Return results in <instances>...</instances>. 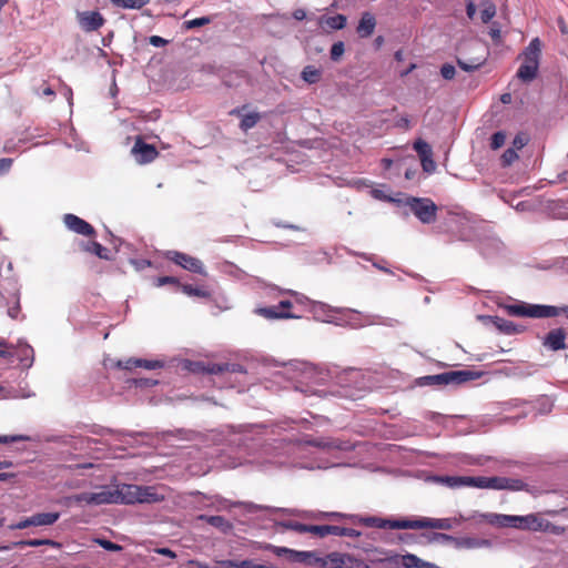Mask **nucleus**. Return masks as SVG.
Here are the masks:
<instances>
[{
	"label": "nucleus",
	"instance_id": "49530a36",
	"mask_svg": "<svg viewBox=\"0 0 568 568\" xmlns=\"http://www.w3.org/2000/svg\"><path fill=\"white\" fill-rule=\"evenodd\" d=\"M20 545L28 546V547H39V546H42V545H48V546H51V547H58L59 546V544L57 541L51 540V539H29V540L21 541Z\"/></svg>",
	"mask_w": 568,
	"mask_h": 568
},
{
	"label": "nucleus",
	"instance_id": "864d4df0",
	"mask_svg": "<svg viewBox=\"0 0 568 568\" xmlns=\"http://www.w3.org/2000/svg\"><path fill=\"white\" fill-rule=\"evenodd\" d=\"M351 516L352 515L333 511V513H318L316 515L315 514L312 515L311 517L314 519H320V518H335V519L348 518V519H351Z\"/></svg>",
	"mask_w": 568,
	"mask_h": 568
},
{
	"label": "nucleus",
	"instance_id": "b1692460",
	"mask_svg": "<svg viewBox=\"0 0 568 568\" xmlns=\"http://www.w3.org/2000/svg\"><path fill=\"white\" fill-rule=\"evenodd\" d=\"M561 314H564L562 307L539 304H531L530 306V317L532 318L556 317Z\"/></svg>",
	"mask_w": 568,
	"mask_h": 568
},
{
	"label": "nucleus",
	"instance_id": "2f4dec72",
	"mask_svg": "<svg viewBox=\"0 0 568 568\" xmlns=\"http://www.w3.org/2000/svg\"><path fill=\"white\" fill-rule=\"evenodd\" d=\"M489 524L496 527H514L515 528V515H501V514H491L489 517Z\"/></svg>",
	"mask_w": 568,
	"mask_h": 568
},
{
	"label": "nucleus",
	"instance_id": "f03ea898",
	"mask_svg": "<svg viewBox=\"0 0 568 568\" xmlns=\"http://www.w3.org/2000/svg\"><path fill=\"white\" fill-rule=\"evenodd\" d=\"M0 310H7L12 320H19L21 313L20 288L11 261L0 265Z\"/></svg>",
	"mask_w": 568,
	"mask_h": 568
},
{
	"label": "nucleus",
	"instance_id": "8fccbe9b",
	"mask_svg": "<svg viewBox=\"0 0 568 568\" xmlns=\"http://www.w3.org/2000/svg\"><path fill=\"white\" fill-rule=\"evenodd\" d=\"M166 284H172V285L176 286L178 288H180V285H181L179 278L174 277V276H160L154 282V285L158 287L166 285Z\"/></svg>",
	"mask_w": 568,
	"mask_h": 568
},
{
	"label": "nucleus",
	"instance_id": "a19ab883",
	"mask_svg": "<svg viewBox=\"0 0 568 568\" xmlns=\"http://www.w3.org/2000/svg\"><path fill=\"white\" fill-rule=\"evenodd\" d=\"M231 115H237L241 118L240 126L241 129L246 132L248 130V111L247 106L243 105L239 109H234L230 112Z\"/></svg>",
	"mask_w": 568,
	"mask_h": 568
},
{
	"label": "nucleus",
	"instance_id": "79ce46f5",
	"mask_svg": "<svg viewBox=\"0 0 568 568\" xmlns=\"http://www.w3.org/2000/svg\"><path fill=\"white\" fill-rule=\"evenodd\" d=\"M496 16V6L489 1L483 3L481 21L488 23Z\"/></svg>",
	"mask_w": 568,
	"mask_h": 568
},
{
	"label": "nucleus",
	"instance_id": "9d476101",
	"mask_svg": "<svg viewBox=\"0 0 568 568\" xmlns=\"http://www.w3.org/2000/svg\"><path fill=\"white\" fill-rule=\"evenodd\" d=\"M351 520L362 524L366 527H375L381 529H408L409 524V519H385L375 516L362 517L357 515L351 516Z\"/></svg>",
	"mask_w": 568,
	"mask_h": 568
},
{
	"label": "nucleus",
	"instance_id": "a878e982",
	"mask_svg": "<svg viewBox=\"0 0 568 568\" xmlns=\"http://www.w3.org/2000/svg\"><path fill=\"white\" fill-rule=\"evenodd\" d=\"M506 483V477H477V488L503 490Z\"/></svg>",
	"mask_w": 568,
	"mask_h": 568
},
{
	"label": "nucleus",
	"instance_id": "7ed1b4c3",
	"mask_svg": "<svg viewBox=\"0 0 568 568\" xmlns=\"http://www.w3.org/2000/svg\"><path fill=\"white\" fill-rule=\"evenodd\" d=\"M480 376L479 373L473 371H448L436 375H426L416 378L417 386H430L443 388L446 386H458L469 381H474Z\"/></svg>",
	"mask_w": 568,
	"mask_h": 568
},
{
	"label": "nucleus",
	"instance_id": "bb28decb",
	"mask_svg": "<svg viewBox=\"0 0 568 568\" xmlns=\"http://www.w3.org/2000/svg\"><path fill=\"white\" fill-rule=\"evenodd\" d=\"M515 528L539 530L541 528V523L534 514L516 516Z\"/></svg>",
	"mask_w": 568,
	"mask_h": 568
},
{
	"label": "nucleus",
	"instance_id": "6ab92c4d",
	"mask_svg": "<svg viewBox=\"0 0 568 568\" xmlns=\"http://www.w3.org/2000/svg\"><path fill=\"white\" fill-rule=\"evenodd\" d=\"M329 568H344L347 562L355 564L349 568H369L364 561L354 558L351 555L341 552H331L327 556Z\"/></svg>",
	"mask_w": 568,
	"mask_h": 568
},
{
	"label": "nucleus",
	"instance_id": "72a5a7b5",
	"mask_svg": "<svg viewBox=\"0 0 568 568\" xmlns=\"http://www.w3.org/2000/svg\"><path fill=\"white\" fill-rule=\"evenodd\" d=\"M321 70L314 65H306L301 73L302 79L310 84L317 83L321 80Z\"/></svg>",
	"mask_w": 568,
	"mask_h": 568
},
{
	"label": "nucleus",
	"instance_id": "39448f33",
	"mask_svg": "<svg viewBox=\"0 0 568 568\" xmlns=\"http://www.w3.org/2000/svg\"><path fill=\"white\" fill-rule=\"evenodd\" d=\"M540 54L541 41L539 38H534L523 52L524 62L517 71L518 79L530 82L537 77Z\"/></svg>",
	"mask_w": 568,
	"mask_h": 568
},
{
	"label": "nucleus",
	"instance_id": "5701e85b",
	"mask_svg": "<svg viewBox=\"0 0 568 568\" xmlns=\"http://www.w3.org/2000/svg\"><path fill=\"white\" fill-rule=\"evenodd\" d=\"M376 19L373 13L366 11L362 13L356 32L361 38H368L374 33Z\"/></svg>",
	"mask_w": 568,
	"mask_h": 568
},
{
	"label": "nucleus",
	"instance_id": "423d86ee",
	"mask_svg": "<svg viewBox=\"0 0 568 568\" xmlns=\"http://www.w3.org/2000/svg\"><path fill=\"white\" fill-rule=\"evenodd\" d=\"M405 204L423 224H432L436 221L438 207L433 200L410 196L406 199Z\"/></svg>",
	"mask_w": 568,
	"mask_h": 568
},
{
	"label": "nucleus",
	"instance_id": "338daca9",
	"mask_svg": "<svg viewBox=\"0 0 568 568\" xmlns=\"http://www.w3.org/2000/svg\"><path fill=\"white\" fill-rule=\"evenodd\" d=\"M276 306L280 311L290 312V310L294 306L293 298L291 297L288 300H282Z\"/></svg>",
	"mask_w": 568,
	"mask_h": 568
},
{
	"label": "nucleus",
	"instance_id": "69168bd1",
	"mask_svg": "<svg viewBox=\"0 0 568 568\" xmlns=\"http://www.w3.org/2000/svg\"><path fill=\"white\" fill-rule=\"evenodd\" d=\"M149 42L153 47H158V48L164 47L168 43V41L160 36H151L149 38Z\"/></svg>",
	"mask_w": 568,
	"mask_h": 568
},
{
	"label": "nucleus",
	"instance_id": "c9c22d12",
	"mask_svg": "<svg viewBox=\"0 0 568 568\" xmlns=\"http://www.w3.org/2000/svg\"><path fill=\"white\" fill-rule=\"evenodd\" d=\"M493 513H479L477 510L471 511L468 516H464L459 514V520L462 521H474L475 524L488 523L490 521V516Z\"/></svg>",
	"mask_w": 568,
	"mask_h": 568
},
{
	"label": "nucleus",
	"instance_id": "37998d69",
	"mask_svg": "<svg viewBox=\"0 0 568 568\" xmlns=\"http://www.w3.org/2000/svg\"><path fill=\"white\" fill-rule=\"evenodd\" d=\"M211 21H212L211 17L195 18L192 20L184 21L183 29L191 30V29L200 28V27L211 23Z\"/></svg>",
	"mask_w": 568,
	"mask_h": 568
},
{
	"label": "nucleus",
	"instance_id": "412c9836",
	"mask_svg": "<svg viewBox=\"0 0 568 568\" xmlns=\"http://www.w3.org/2000/svg\"><path fill=\"white\" fill-rule=\"evenodd\" d=\"M566 332L564 328L551 329L544 338V346L551 351H559L566 347Z\"/></svg>",
	"mask_w": 568,
	"mask_h": 568
},
{
	"label": "nucleus",
	"instance_id": "13d9d810",
	"mask_svg": "<svg viewBox=\"0 0 568 568\" xmlns=\"http://www.w3.org/2000/svg\"><path fill=\"white\" fill-rule=\"evenodd\" d=\"M433 540L439 541V542H449L455 547L456 544V537L443 534V532H436L433 536Z\"/></svg>",
	"mask_w": 568,
	"mask_h": 568
},
{
	"label": "nucleus",
	"instance_id": "4468645a",
	"mask_svg": "<svg viewBox=\"0 0 568 568\" xmlns=\"http://www.w3.org/2000/svg\"><path fill=\"white\" fill-rule=\"evenodd\" d=\"M63 223L70 231H72L77 234H80V235H83L87 237H94L97 234L94 227L90 223H88L87 221H84L83 219H81L74 214H71V213L64 214Z\"/></svg>",
	"mask_w": 568,
	"mask_h": 568
},
{
	"label": "nucleus",
	"instance_id": "aec40b11",
	"mask_svg": "<svg viewBox=\"0 0 568 568\" xmlns=\"http://www.w3.org/2000/svg\"><path fill=\"white\" fill-rule=\"evenodd\" d=\"M437 483L444 484L449 488H460V487H476L477 488V477L471 476H443L436 478Z\"/></svg>",
	"mask_w": 568,
	"mask_h": 568
},
{
	"label": "nucleus",
	"instance_id": "ddd939ff",
	"mask_svg": "<svg viewBox=\"0 0 568 568\" xmlns=\"http://www.w3.org/2000/svg\"><path fill=\"white\" fill-rule=\"evenodd\" d=\"M77 20L85 32L97 31L105 23L104 17L99 11L78 12Z\"/></svg>",
	"mask_w": 568,
	"mask_h": 568
},
{
	"label": "nucleus",
	"instance_id": "f3484780",
	"mask_svg": "<svg viewBox=\"0 0 568 568\" xmlns=\"http://www.w3.org/2000/svg\"><path fill=\"white\" fill-rule=\"evenodd\" d=\"M72 499L77 504H85V505H104L108 504V485L101 486L100 490L97 493L84 491L78 495H74Z\"/></svg>",
	"mask_w": 568,
	"mask_h": 568
},
{
	"label": "nucleus",
	"instance_id": "e2e57ef3",
	"mask_svg": "<svg viewBox=\"0 0 568 568\" xmlns=\"http://www.w3.org/2000/svg\"><path fill=\"white\" fill-rule=\"evenodd\" d=\"M12 159L2 158L0 159V175L8 173L12 166Z\"/></svg>",
	"mask_w": 568,
	"mask_h": 568
},
{
	"label": "nucleus",
	"instance_id": "4be33fe9",
	"mask_svg": "<svg viewBox=\"0 0 568 568\" xmlns=\"http://www.w3.org/2000/svg\"><path fill=\"white\" fill-rule=\"evenodd\" d=\"M257 315L266 320H286V318H298V315H295L291 312L280 311L276 305L267 306V307H257L254 311Z\"/></svg>",
	"mask_w": 568,
	"mask_h": 568
},
{
	"label": "nucleus",
	"instance_id": "052dcab7",
	"mask_svg": "<svg viewBox=\"0 0 568 568\" xmlns=\"http://www.w3.org/2000/svg\"><path fill=\"white\" fill-rule=\"evenodd\" d=\"M27 439H28V437H26L23 435H14V436L3 435V436H0V444L22 442V440H27Z\"/></svg>",
	"mask_w": 568,
	"mask_h": 568
},
{
	"label": "nucleus",
	"instance_id": "6e6d98bb",
	"mask_svg": "<svg viewBox=\"0 0 568 568\" xmlns=\"http://www.w3.org/2000/svg\"><path fill=\"white\" fill-rule=\"evenodd\" d=\"M518 158V154L513 149H507L503 155L501 161L504 165H510L516 159Z\"/></svg>",
	"mask_w": 568,
	"mask_h": 568
},
{
	"label": "nucleus",
	"instance_id": "ea45409f",
	"mask_svg": "<svg viewBox=\"0 0 568 568\" xmlns=\"http://www.w3.org/2000/svg\"><path fill=\"white\" fill-rule=\"evenodd\" d=\"M114 6L124 9H140L144 7L149 0H110Z\"/></svg>",
	"mask_w": 568,
	"mask_h": 568
},
{
	"label": "nucleus",
	"instance_id": "c03bdc74",
	"mask_svg": "<svg viewBox=\"0 0 568 568\" xmlns=\"http://www.w3.org/2000/svg\"><path fill=\"white\" fill-rule=\"evenodd\" d=\"M414 150L417 152L420 159L433 155L432 146L424 140H417L414 143Z\"/></svg>",
	"mask_w": 568,
	"mask_h": 568
},
{
	"label": "nucleus",
	"instance_id": "680f3d73",
	"mask_svg": "<svg viewBox=\"0 0 568 568\" xmlns=\"http://www.w3.org/2000/svg\"><path fill=\"white\" fill-rule=\"evenodd\" d=\"M31 526H33V523H32V517L30 516L28 518H24L23 520H20L17 524L11 525L9 528L14 530V529H24V528H28Z\"/></svg>",
	"mask_w": 568,
	"mask_h": 568
},
{
	"label": "nucleus",
	"instance_id": "20e7f679",
	"mask_svg": "<svg viewBox=\"0 0 568 568\" xmlns=\"http://www.w3.org/2000/svg\"><path fill=\"white\" fill-rule=\"evenodd\" d=\"M277 509L272 508H263L258 505H253L251 503V520H258L262 519L263 523L260 524L261 527L267 528L270 527L271 523L275 526L286 529V530H294L300 534L310 532L313 534V527L314 525H305L301 524L294 520H283V521H276L275 520V514Z\"/></svg>",
	"mask_w": 568,
	"mask_h": 568
},
{
	"label": "nucleus",
	"instance_id": "4c0bfd02",
	"mask_svg": "<svg viewBox=\"0 0 568 568\" xmlns=\"http://www.w3.org/2000/svg\"><path fill=\"white\" fill-rule=\"evenodd\" d=\"M179 290H181L184 294H186L189 296L203 297V298H206L210 296V292L206 291L204 287L192 286L190 284L181 283Z\"/></svg>",
	"mask_w": 568,
	"mask_h": 568
},
{
	"label": "nucleus",
	"instance_id": "dca6fc26",
	"mask_svg": "<svg viewBox=\"0 0 568 568\" xmlns=\"http://www.w3.org/2000/svg\"><path fill=\"white\" fill-rule=\"evenodd\" d=\"M312 530H313V535L321 537V538H324L328 535L357 538L362 535V532L359 530H356L353 528H344V527L333 526V525L314 526Z\"/></svg>",
	"mask_w": 568,
	"mask_h": 568
},
{
	"label": "nucleus",
	"instance_id": "1a4fd4ad",
	"mask_svg": "<svg viewBox=\"0 0 568 568\" xmlns=\"http://www.w3.org/2000/svg\"><path fill=\"white\" fill-rule=\"evenodd\" d=\"M462 523L459 516L455 518H430L420 517L418 519H409L408 529H439L449 530L454 526Z\"/></svg>",
	"mask_w": 568,
	"mask_h": 568
},
{
	"label": "nucleus",
	"instance_id": "e433bc0d",
	"mask_svg": "<svg viewBox=\"0 0 568 568\" xmlns=\"http://www.w3.org/2000/svg\"><path fill=\"white\" fill-rule=\"evenodd\" d=\"M314 558L313 551H304V550H291V554L287 558L288 561L292 562H304V564H312L311 559Z\"/></svg>",
	"mask_w": 568,
	"mask_h": 568
},
{
	"label": "nucleus",
	"instance_id": "f8f14e48",
	"mask_svg": "<svg viewBox=\"0 0 568 568\" xmlns=\"http://www.w3.org/2000/svg\"><path fill=\"white\" fill-rule=\"evenodd\" d=\"M165 257L186 271L204 274L203 263L191 255L178 251H168Z\"/></svg>",
	"mask_w": 568,
	"mask_h": 568
},
{
	"label": "nucleus",
	"instance_id": "5fc2aeb1",
	"mask_svg": "<svg viewBox=\"0 0 568 568\" xmlns=\"http://www.w3.org/2000/svg\"><path fill=\"white\" fill-rule=\"evenodd\" d=\"M440 74L445 80H452L456 74V69L452 64H443L440 68Z\"/></svg>",
	"mask_w": 568,
	"mask_h": 568
},
{
	"label": "nucleus",
	"instance_id": "f257e3e1",
	"mask_svg": "<svg viewBox=\"0 0 568 568\" xmlns=\"http://www.w3.org/2000/svg\"><path fill=\"white\" fill-rule=\"evenodd\" d=\"M164 500L154 486H141L134 484L108 485V504H156Z\"/></svg>",
	"mask_w": 568,
	"mask_h": 568
},
{
	"label": "nucleus",
	"instance_id": "393cba45",
	"mask_svg": "<svg viewBox=\"0 0 568 568\" xmlns=\"http://www.w3.org/2000/svg\"><path fill=\"white\" fill-rule=\"evenodd\" d=\"M489 547H491V541L488 539L476 537H456V549H476Z\"/></svg>",
	"mask_w": 568,
	"mask_h": 568
},
{
	"label": "nucleus",
	"instance_id": "0e129e2a",
	"mask_svg": "<svg viewBox=\"0 0 568 568\" xmlns=\"http://www.w3.org/2000/svg\"><path fill=\"white\" fill-rule=\"evenodd\" d=\"M134 361H136V358H129V359H126V361H119V362L116 363V366H118L119 368H122V369H129V371H131V369H133V368H136V367H135V364H134Z\"/></svg>",
	"mask_w": 568,
	"mask_h": 568
},
{
	"label": "nucleus",
	"instance_id": "f704fd0d",
	"mask_svg": "<svg viewBox=\"0 0 568 568\" xmlns=\"http://www.w3.org/2000/svg\"><path fill=\"white\" fill-rule=\"evenodd\" d=\"M494 325L503 333H506V334H515V333H518L519 331L517 329L516 325L510 322V321H507L505 318H501L499 316H495L491 318Z\"/></svg>",
	"mask_w": 568,
	"mask_h": 568
},
{
	"label": "nucleus",
	"instance_id": "7c9ffc66",
	"mask_svg": "<svg viewBox=\"0 0 568 568\" xmlns=\"http://www.w3.org/2000/svg\"><path fill=\"white\" fill-rule=\"evenodd\" d=\"M199 520L215 527L222 531H226L230 528V524L223 516H207L201 515L199 516Z\"/></svg>",
	"mask_w": 568,
	"mask_h": 568
},
{
	"label": "nucleus",
	"instance_id": "c85d7f7f",
	"mask_svg": "<svg viewBox=\"0 0 568 568\" xmlns=\"http://www.w3.org/2000/svg\"><path fill=\"white\" fill-rule=\"evenodd\" d=\"M82 250L84 252L94 254L102 260L110 261L112 258L110 255V251L106 247H104L102 244H100L99 242H95V241L83 244Z\"/></svg>",
	"mask_w": 568,
	"mask_h": 568
},
{
	"label": "nucleus",
	"instance_id": "9b49d317",
	"mask_svg": "<svg viewBox=\"0 0 568 568\" xmlns=\"http://www.w3.org/2000/svg\"><path fill=\"white\" fill-rule=\"evenodd\" d=\"M312 313L314 317L321 322L334 325H344L343 318L339 317L341 308L333 307L323 302H312Z\"/></svg>",
	"mask_w": 568,
	"mask_h": 568
},
{
	"label": "nucleus",
	"instance_id": "774afa93",
	"mask_svg": "<svg viewBox=\"0 0 568 568\" xmlns=\"http://www.w3.org/2000/svg\"><path fill=\"white\" fill-rule=\"evenodd\" d=\"M239 78H245L244 75L237 73V72H234V73H229L226 75H224V83L227 85V87H232L234 84V79H239Z\"/></svg>",
	"mask_w": 568,
	"mask_h": 568
},
{
	"label": "nucleus",
	"instance_id": "cd10ccee",
	"mask_svg": "<svg viewBox=\"0 0 568 568\" xmlns=\"http://www.w3.org/2000/svg\"><path fill=\"white\" fill-rule=\"evenodd\" d=\"M33 526H51L60 518V513H38L31 516Z\"/></svg>",
	"mask_w": 568,
	"mask_h": 568
},
{
	"label": "nucleus",
	"instance_id": "de8ad7c7",
	"mask_svg": "<svg viewBox=\"0 0 568 568\" xmlns=\"http://www.w3.org/2000/svg\"><path fill=\"white\" fill-rule=\"evenodd\" d=\"M345 52V44L342 41L335 42L331 48V59L338 61Z\"/></svg>",
	"mask_w": 568,
	"mask_h": 568
},
{
	"label": "nucleus",
	"instance_id": "473e14b6",
	"mask_svg": "<svg viewBox=\"0 0 568 568\" xmlns=\"http://www.w3.org/2000/svg\"><path fill=\"white\" fill-rule=\"evenodd\" d=\"M396 559L400 560V564L405 568H423L425 560L420 559L414 554H406L403 556H395Z\"/></svg>",
	"mask_w": 568,
	"mask_h": 568
},
{
	"label": "nucleus",
	"instance_id": "bf43d9fd",
	"mask_svg": "<svg viewBox=\"0 0 568 568\" xmlns=\"http://www.w3.org/2000/svg\"><path fill=\"white\" fill-rule=\"evenodd\" d=\"M98 542L105 550H109V551H119V550H121V546L120 545L114 544V542H112L110 540L99 539Z\"/></svg>",
	"mask_w": 568,
	"mask_h": 568
},
{
	"label": "nucleus",
	"instance_id": "603ef678",
	"mask_svg": "<svg viewBox=\"0 0 568 568\" xmlns=\"http://www.w3.org/2000/svg\"><path fill=\"white\" fill-rule=\"evenodd\" d=\"M506 134L504 132H496L491 136L490 146L494 150L501 148L505 144Z\"/></svg>",
	"mask_w": 568,
	"mask_h": 568
},
{
	"label": "nucleus",
	"instance_id": "a211bd4d",
	"mask_svg": "<svg viewBox=\"0 0 568 568\" xmlns=\"http://www.w3.org/2000/svg\"><path fill=\"white\" fill-rule=\"evenodd\" d=\"M197 372L206 373L210 375L224 374L226 372H239L241 366L237 364L230 363H202L197 362L194 364Z\"/></svg>",
	"mask_w": 568,
	"mask_h": 568
},
{
	"label": "nucleus",
	"instance_id": "4d7b16f0",
	"mask_svg": "<svg viewBox=\"0 0 568 568\" xmlns=\"http://www.w3.org/2000/svg\"><path fill=\"white\" fill-rule=\"evenodd\" d=\"M423 170L427 173H432L436 169V164L433 160V155L425 156L420 159Z\"/></svg>",
	"mask_w": 568,
	"mask_h": 568
},
{
	"label": "nucleus",
	"instance_id": "3c124183",
	"mask_svg": "<svg viewBox=\"0 0 568 568\" xmlns=\"http://www.w3.org/2000/svg\"><path fill=\"white\" fill-rule=\"evenodd\" d=\"M506 489L507 490H514V491H518V490H523L526 488V484L520 480V479H514V478H507L506 477Z\"/></svg>",
	"mask_w": 568,
	"mask_h": 568
},
{
	"label": "nucleus",
	"instance_id": "58836bf2",
	"mask_svg": "<svg viewBox=\"0 0 568 568\" xmlns=\"http://www.w3.org/2000/svg\"><path fill=\"white\" fill-rule=\"evenodd\" d=\"M325 23L333 30H342L346 27L347 19L344 14H336L326 18Z\"/></svg>",
	"mask_w": 568,
	"mask_h": 568
},
{
	"label": "nucleus",
	"instance_id": "09e8293b",
	"mask_svg": "<svg viewBox=\"0 0 568 568\" xmlns=\"http://www.w3.org/2000/svg\"><path fill=\"white\" fill-rule=\"evenodd\" d=\"M286 293L293 298L294 304L305 306V304L308 303L312 306L313 301H311L307 296L292 290L286 291Z\"/></svg>",
	"mask_w": 568,
	"mask_h": 568
},
{
	"label": "nucleus",
	"instance_id": "c756f323",
	"mask_svg": "<svg viewBox=\"0 0 568 568\" xmlns=\"http://www.w3.org/2000/svg\"><path fill=\"white\" fill-rule=\"evenodd\" d=\"M530 306L531 304L527 303H516L505 305L504 308L509 315L520 316V317H530Z\"/></svg>",
	"mask_w": 568,
	"mask_h": 568
},
{
	"label": "nucleus",
	"instance_id": "a18cd8bd",
	"mask_svg": "<svg viewBox=\"0 0 568 568\" xmlns=\"http://www.w3.org/2000/svg\"><path fill=\"white\" fill-rule=\"evenodd\" d=\"M134 364H135L136 368H145V369H156V368H161L163 366V363L160 361H149V359H142V358H136V361H134Z\"/></svg>",
	"mask_w": 568,
	"mask_h": 568
},
{
	"label": "nucleus",
	"instance_id": "6e6552de",
	"mask_svg": "<svg viewBox=\"0 0 568 568\" xmlns=\"http://www.w3.org/2000/svg\"><path fill=\"white\" fill-rule=\"evenodd\" d=\"M339 317L343 318V326L356 329L379 323L381 316L374 314H364L353 308H341Z\"/></svg>",
	"mask_w": 568,
	"mask_h": 568
},
{
	"label": "nucleus",
	"instance_id": "2eb2a0df",
	"mask_svg": "<svg viewBox=\"0 0 568 568\" xmlns=\"http://www.w3.org/2000/svg\"><path fill=\"white\" fill-rule=\"evenodd\" d=\"M132 153L135 155L136 162L140 164H146L154 161L159 151L152 144L145 143L141 138H138L133 148Z\"/></svg>",
	"mask_w": 568,
	"mask_h": 568
},
{
	"label": "nucleus",
	"instance_id": "0eeeda50",
	"mask_svg": "<svg viewBox=\"0 0 568 568\" xmlns=\"http://www.w3.org/2000/svg\"><path fill=\"white\" fill-rule=\"evenodd\" d=\"M468 48L475 53V55L469 58L458 57L457 64L464 71L473 72L485 64L488 51L487 48L478 40L470 41L468 43Z\"/></svg>",
	"mask_w": 568,
	"mask_h": 568
}]
</instances>
